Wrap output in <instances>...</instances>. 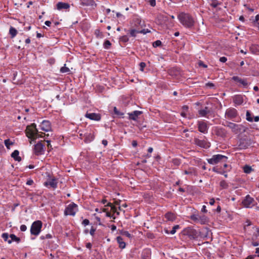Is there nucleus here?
I'll use <instances>...</instances> for the list:
<instances>
[{
  "label": "nucleus",
  "instance_id": "nucleus-1",
  "mask_svg": "<svg viewBox=\"0 0 259 259\" xmlns=\"http://www.w3.org/2000/svg\"><path fill=\"white\" fill-rule=\"evenodd\" d=\"M178 18L180 23L187 28H191L194 25L193 18L188 13L181 12L178 15Z\"/></svg>",
  "mask_w": 259,
  "mask_h": 259
},
{
  "label": "nucleus",
  "instance_id": "nucleus-2",
  "mask_svg": "<svg viewBox=\"0 0 259 259\" xmlns=\"http://www.w3.org/2000/svg\"><path fill=\"white\" fill-rule=\"evenodd\" d=\"M26 134L27 137L29 139H36L39 137H42V135H39L38 131L34 123H32L30 125H28L26 129Z\"/></svg>",
  "mask_w": 259,
  "mask_h": 259
},
{
  "label": "nucleus",
  "instance_id": "nucleus-3",
  "mask_svg": "<svg viewBox=\"0 0 259 259\" xmlns=\"http://www.w3.org/2000/svg\"><path fill=\"white\" fill-rule=\"evenodd\" d=\"M227 157L221 154L214 155L211 158L207 159V162L210 164H216L221 162H226Z\"/></svg>",
  "mask_w": 259,
  "mask_h": 259
},
{
  "label": "nucleus",
  "instance_id": "nucleus-4",
  "mask_svg": "<svg viewBox=\"0 0 259 259\" xmlns=\"http://www.w3.org/2000/svg\"><path fill=\"white\" fill-rule=\"evenodd\" d=\"M42 223L40 221H36L31 225L30 233L31 235L37 236L40 232Z\"/></svg>",
  "mask_w": 259,
  "mask_h": 259
},
{
  "label": "nucleus",
  "instance_id": "nucleus-5",
  "mask_svg": "<svg viewBox=\"0 0 259 259\" xmlns=\"http://www.w3.org/2000/svg\"><path fill=\"white\" fill-rule=\"evenodd\" d=\"M78 210V206L74 203L69 204L65 208L64 211V214L65 215H75L76 211Z\"/></svg>",
  "mask_w": 259,
  "mask_h": 259
},
{
  "label": "nucleus",
  "instance_id": "nucleus-6",
  "mask_svg": "<svg viewBox=\"0 0 259 259\" xmlns=\"http://www.w3.org/2000/svg\"><path fill=\"white\" fill-rule=\"evenodd\" d=\"M182 234L189 236L191 239H195L197 237L196 231L191 227L185 228L182 231Z\"/></svg>",
  "mask_w": 259,
  "mask_h": 259
},
{
  "label": "nucleus",
  "instance_id": "nucleus-7",
  "mask_svg": "<svg viewBox=\"0 0 259 259\" xmlns=\"http://www.w3.org/2000/svg\"><path fill=\"white\" fill-rule=\"evenodd\" d=\"M33 151L36 155L43 154L45 152V145L42 144L41 142H39L34 145Z\"/></svg>",
  "mask_w": 259,
  "mask_h": 259
},
{
  "label": "nucleus",
  "instance_id": "nucleus-8",
  "mask_svg": "<svg viewBox=\"0 0 259 259\" xmlns=\"http://www.w3.org/2000/svg\"><path fill=\"white\" fill-rule=\"evenodd\" d=\"M254 202V199L252 197H250L249 195H247L243 200L242 203L245 207L251 208L254 205V204H253Z\"/></svg>",
  "mask_w": 259,
  "mask_h": 259
},
{
  "label": "nucleus",
  "instance_id": "nucleus-9",
  "mask_svg": "<svg viewBox=\"0 0 259 259\" xmlns=\"http://www.w3.org/2000/svg\"><path fill=\"white\" fill-rule=\"evenodd\" d=\"M136 22L138 23L139 26L140 27H138V30L139 33H143L144 34H145L147 33H149L150 32V31L148 29H142L144 26H145L144 22H142L141 19L138 18H137V19L135 20Z\"/></svg>",
  "mask_w": 259,
  "mask_h": 259
},
{
  "label": "nucleus",
  "instance_id": "nucleus-10",
  "mask_svg": "<svg viewBox=\"0 0 259 259\" xmlns=\"http://www.w3.org/2000/svg\"><path fill=\"white\" fill-rule=\"evenodd\" d=\"M237 111L235 108H229L225 113L226 118L228 119H232L237 116Z\"/></svg>",
  "mask_w": 259,
  "mask_h": 259
},
{
  "label": "nucleus",
  "instance_id": "nucleus-11",
  "mask_svg": "<svg viewBox=\"0 0 259 259\" xmlns=\"http://www.w3.org/2000/svg\"><path fill=\"white\" fill-rule=\"evenodd\" d=\"M44 184L46 186L48 187V188H52L55 189L57 187V179L54 178H50L49 180H48V181H46Z\"/></svg>",
  "mask_w": 259,
  "mask_h": 259
},
{
  "label": "nucleus",
  "instance_id": "nucleus-12",
  "mask_svg": "<svg viewBox=\"0 0 259 259\" xmlns=\"http://www.w3.org/2000/svg\"><path fill=\"white\" fill-rule=\"evenodd\" d=\"M194 143L201 148H207L210 147V143L205 140H201L197 138L194 139Z\"/></svg>",
  "mask_w": 259,
  "mask_h": 259
},
{
  "label": "nucleus",
  "instance_id": "nucleus-13",
  "mask_svg": "<svg viewBox=\"0 0 259 259\" xmlns=\"http://www.w3.org/2000/svg\"><path fill=\"white\" fill-rule=\"evenodd\" d=\"M198 128L200 132L202 133H207L208 127L206 123L202 121L198 122Z\"/></svg>",
  "mask_w": 259,
  "mask_h": 259
},
{
  "label": "nucleus",
  "instance_id": "nucleus-14",
  "mask_svg": "<svg viewBox=\"0 0 259 259\" xmlns=\"http://www.w3.org/2000/svg\"><path fill=\"white\" fill-rule=\"evenodd\" d=\"M40 129L45 132L51 130V126L50 122L48 120H44L40 125Z\"/></svg>",
  "mask_w": 259,
  "mask_h": 259
},
{
  "label": "nucleus",
  "instance_id": "nucleus-15",
  "mask_svg": "<svg viewBox=\"0 0 259 259\" xmlns=\"http://www.w3.org/2000/svg\"><path fill=\"white\" fill-rule=\"evenodd\" d=\"M226 126L231 129L232 132L235 134H237L239 132V131L240 130L239 126L238 124H236L232 122H227Z\"/></svg>",
  "mask_w": 259,
  "mask_h": 259
},
{
  "label": "nucleus",
  "instance_id": "nucleus-16",
  "mask_svg": "<svg viewBox=\"0 0 259 259\" xmlns=\"http://www.w3.org/2000/svg\"><path fill=\"white\" fill-rule=\"evenodd\" d=\"M83 137L84 138V142L85 143L91 142L94 139V133L91 132H88L87 131L86 132H84Z\"/></svg>",
  "mask_w": 259,
  "mask_h": 259
},
{
  "label": "nucleus",
  "instance_id": "nucleus-17",
  "mask_svg": "<svg viewBox=\"0 0 259 259\" xmlns=\"http://www.w3.org/2000/svg\"><path fill=\"white\" fill-rule=\"evenodd\" d=\"M142 113V111H134L131 113H129L128 114L129 115V119L133 120H137L138 117L139 115H140Z\"/></svg>",
  "mask_w": 259,
  "mask_h": 259
},
{
  "label": "nucleus",
  "instance_id": "nucleus-18",
  "mask_svg": "<svg viewBox=\"0 0 259 259\" xmlns=\"http://www.w3.org/2000/svg\"><path fill=\"white\" fill-rule=\"evenodd\" d=\"M85 116L92 120L99 121L101 119V116L99 114L95 113H87Z\"/></svg>",
  "mask_w": 259,
  "mask_h": 259
},
{
  "label": "nucleus",
  "instance_id": "nucleus-19",
  "mask_svg": "<svg viewBox=\"0 0 259 259\" xmlns=\"http://www.w3.org/2000/svg\"><path fill=\"white\" fill-rule=\"evenodd\" d=\"M248 144L245 139H241L238 144V148L239 149H246L248 146Z\"/></svg>",
  "mask_w": 259,
  "mask_h": 259
},
{
  "label": "nucleus",
  "instance_id": "nucleus-20",
  "mask_svg": "<svg viewBox=\"0 0 259 259\" xmlns=\"http://www.w3.org/2000/svg\"><path fill=\"white\" fill-rule=\"evenodd\" d=\"M233 102L236 105H237L242 104L243 102V97L241 95H235L233 97Z\"/></svg>",
  "mask_w": 259,
  "mask_h": 259
},
{
  "label": "nucleus",
  "instance_id": "nucleus-21",
  "mask_svg": "<svg viewBox=\"0 0 259 259\" xmlns=\"http://www.w3.org/2000/svg\"><path fill=\"white\" fill-rule=\"evenodd\" d=\"M232 79L234 81H237L242 84V85L244 87H246L248 85V83L247 82L246 79H242L238 76H233L232 77Z\"/></svg>",
  "mask_w": 259,
  "mask_h": 259
},
{
  "label": "nucleus",
  "instance_id": "nucleus-22",
  "mask_svg": "<svg viewBox=\"0 0 259 259\" xmlns=\"http://www.w3.org/2000/svg\"><path fill=\"white\" fill-rule=\"evenodd\" d=\"M57 8L59 10H61L62 9H68L70 8V5L68 3H63V2H59L57 3Z\"/></svg>",
  "mask_w": 259,
  "mask_h": 259
},
{
  "label": "nucleus",
  "instance_id": "nucleus-23",
  "mask_svg": "<svg viewBox=\"0 0 259 259\" xmlns=\"http://www.w3.org/2000/svg\"><path fill=\"white\" fill-rule=\"evenodd\" d=\"M210 112L208 107H205L203 109H201L198 111V113L200 116H206Z\"/></svg>",
  "mask_w": 259,
  "mask_h": 259
},
{
  "label": "nucleus",
  "instance_id": "nucleus-24",
  "mask_svg": "<svg viewBox=\"0 0 259 259\" xmlns=\"http://www.w3.org/2000/svg\"><path fill=\"white\" fill-rule=\"evenodd\" d=\"M208 220L206 216L204 215H198V223L202 225L206 224L208 223Z\"/></svg>",
  "mask_w": 259,
  "mask_h": 259
},
{
  "label": "nucleus",
  "instance_id": "nucleus-25",
  "mask_svg": "<svg viewBox=\"0 0 259 259\" xmlns=\"http://www.w3.org/2000/svg\"><path fill=\"white\" fill-rule=\"evenodd\" d=\"M165 218L167 221L173 222L176 219L175 214L171 212H168L165 214Z\"/></svg>",
  "mask_w": 259,
  "mask_h": 259
},
{
  "label": "nucleus",
  "instance_id": "nucleus-26",
  "mask_svg": "<svg viewBox=\"0 0 259 259\" xmlns=\"http://www.w3.org/2000/svg\"><path fill=\"white\" fill-rule=\"evenodd\" d=\"M19 152L17 150H15L12 153L11 156L13 157L16 161H20L21 160V158L19 156Z\"/></svg>",
  "mask_w": 259,
  "mask_h": 259
},
{
  "label": "nucleus",
  "instance_id": "nucleus-27",
  "mask_svg": "<svg viewBox=\"0 0 259 259\" xmlns=\"http://www.w3.org/2000/svg\"><path fill=\"white\" fill-rule=\"evenodd\" d=\"M117 242L119 244V247L123 249L125 247V243L123 241V238L120 236H118L116 238Z\"/></svg>",
  "mask_w": 259,
  "mask_h": 259
},
{
  "label": "nucleus",
  "instance_id": "nucleus-28",
  "mask_svg": "<svg viewBox=\"0 0 259 259\" xmlns=\"http://www.w3.org/2000/svg\"><path fill=\"white\" fill-rule=\"evenodd\" d=\"M216 134L218 136L225 137L226 136L227 132L223 128H218L217 130Z\"/></svg>",
  "mask_w": 259,
  "mask_h": 259
},
{
  "label": "nucleus",
  "instance_id": "nucleus-29",
  "mask_svg": "<svg viewBox=\"0 0 259 259\" xmlns=\"http://www.w3.org/2000/svg\"><path fill=\"white\" fill-rule=\"evenodd\" d=\"M10 237L11 238V239L8 241V243L9 244L11 243L12 241H16L17 243H19L20 241V239L13 234H11L10 235Z\"/></svg>",
  "mask_w": 259,
  "mask_h": 259
},
{
  "label": "nucleus",
  "instance_id": "nucleus-30",
  "mask_svg": "<svg viewBox=\"0 0 259 259\" xmlns=\"http://www.w3.org/2000/svg\"><path fill=\"white\" fill-rule=\"evenodd\" d=\"M184 174L186 175H194L196 176L197 175L196 171L195 169L193 167L189 168L188 170H185L184 171Z\"/></svg>",
  "mask_w": 259,
  "mask_h": 259
},
{
  "label": "nucleus",
  "instance_id": "nucleus-31",
  "mask_svg": "<svg viewBox=\"0 0 259 259\" xmlns=\"http://www.w3.org/2000/svg\"><path fill=\"white\" fill-rule=\"evenodd\" d=\"M82 5L85 6H93L94 2L93 0H81Z\"/></svg>",
  "mask_w": 259,
  "mask_h": 259
},
{
  "label": "nucleus",
  "instance_id": "nucleus-32",
  "mask_svg": "<svg viewBox=\"0 0 259 259\" xmlns=\"http://www.w3.org/2000/svg\"><path fill=\"white\" fill-rule=\"evenodd\" d=\"M130 34L131 36L133 37H136L137 33H139L138 28H132L131 30H129Z\"/></svg>",
  "mask_w": 259,
  "mask_h": 259
},
{
  "label": "nucleus",
  "instance_id": "nucleus-33",
  "mask_svg": "<svg viewBox=\"0 0 259 259\" xmlns=\"http://www.w3.org/2000/svg\"><path fill=\"white\" fill-rule=\"evenodd\" d=\"M9 33L11 35V37H14L17 34V30L14 27H11L9 30Z\"/></svg>",
  "mask_w": 259,
  "mask_h": 259
},
{
  "label": "nucleus",
  "instance_id": "nucleus-34",
  "mask_svg": "<svg viewBox=\"0 0 259 259\" xmlns=\"http://www.w3.org/2000/svg\"><path fill=\"white\" fill-rule=\"evenodd\" d=\"M210 1L211 2L210 5L213 8H216L221 5V3H219L218 0H210Z\"/></svg>",
  "mask_w": 259,
  "mask_h": 259
},
{
  "label": "nucleus",
  "instance_id": "nucleus-35",
  "mask_svg": "<svg viewBox=\"0 0 259 259\" xmlns=\"http://www.w3.org/2000/svg\"><path fill=\"white\" fill-rule=\"evenodd\" d=\"M104 48L105 49H109L111 46V43L108 40H106L103 44Z\"/></svg>",
  "mask_w": 259,
  "mask_h": 259
},
{
  "label": "nucleus",
  "instance_id": "nucleus-36",
  "mask_svg": "<svg viewBox=\"0 0 259 259\" xmlns=\"http://www.w3.org/2000/svg\"><path fill=\"white\" fill-rule=\"evenodd\" d=\"M4 143L5 146L8 149H10V146L11 145H13L14 144V143L11 142L10 139H6L4 141Z\"/></svg>",
  "mask_w": 259,
  "mask_h": 259
},
{
  "label": "nucleus",
  "instance_id": "nucleus-37",
  "mask_svg": "<svg viewBox=\"0 0 259 259\" xmlns=\"http://www.w3.org/2000/svg\"><path fill=\"white\" fill-rule=\"evenodd\" d=\"M107 205L111 207V210L114 213H116L117 214H118V215L119 214V212L117 211L116 207L115 206H113L111 203H108Z\"/></svg>",
  "mask_w": 259,
  "mask_h": 259
},
{
  "label": "nucleus",
  "instance_id": "nucleus-38",
  "mask_svg": "<svg viewBox=\"0 0 259 259\" xmlns=\"http://www.w3.org/2000/svg\"><path fill=\"white\" fill-rule=\"evenodd\" d=\"M220 185L223 189H227L228 187V185L225 180L221 181Z\"/></svg>",
  "mask_w": 259,
  "mask_h": 259
},
{
  "label": "nucleus",
  "instance_id": "nucleus-39",
  "mask_svg": "<svg viewBox=\"0 0 259 259\" xmlns=\"http://www.w3.org/2000/svg\"><path fill=\"white\" fill-rule=\"evenodd\" d=\"M198 215L199 214H192L190 216V219L194 221L195 223H198Z\"/></svg>",
  "mask_w": 259,
  "mask_h": 259
},
{
  "label": "nucleus",
  "instance_id": "nucleus-40",
  "mask_svg": "<svg viewBox=\"0 0 259 259\" xmlns=\"http://www.w3.org/2000/svg\"><path fill=\"white\" fill-rule=\"evenodd\" d=\"M180 228V226L179 225H177L174 226L172 230L170 231V234H174L177 231V230L179 229Z\"/></svg>",
  "mask_w": 259,
  "mask_h": 259
},
{
  "label": "nucleus",
  "instance_id": "nucleus-41",
  "mask_svg": "<svg viewBox=\"0 0 259 259\" xmlns=\"http://www.w3.org/2000/svg\"><path fill=\"white\" fill-rule=\"evenodd\" d=\"M243 169H244V171L245 173L249 174L251 172L252 168L250 166H249L248 165H245L244 166Z\"/></svg>",
  "mask_w": 259,
  "mask_h": 259
},
{
  "label": "nucleus",
  "instance_id": "nucleus-42",
  "mask_svg": "<svg viewBox=\"0 0 259 259\" xmlns=\"http://www.w3.org/2000/svg\"><path fill=\"white\" fill-rule=\"evenodd\" d=\"M70 71L69 69L65 66V65L60 69V72L61 73H68Z\"/></svg>",
  "mask_w": 259,
  "mask_h": 259
},
{
  "label": "nucleus",
  "instance_id": "nucleus-43",
  "mask_svg": "<svg viewBox=\"0 0 259 259\" xmlns=\"http://www.w3.org/2000/svg\"><path fill=\"white\" fill-rule=\"evenodd\" d=\"M120 41L123 42H126L128 41L129 39L128 37L126 35H123L120 37L119 38Z\"/></svg>",
  "mask_w": 259,
  "mask_h": 259
},
{
  "label": "nucleus",
  "instance_id": "nucleus-44",
  "mask_svg": "<svg viewBox=\"0 0 259 259\" xmlns=\"http://www.w3.org/2000/svg\"><path fill=\"white\" fill-rule=\"evenodd\" d=\"M246 120L250 122H252L253 121V119L251 117V114L249 111H247L246 112Z\"/></svg>",
  "mask_w": 259,
  "mask_h": 259
},
{
  "label": "nucleus",
  "instance_id": "nucleus-45",
  "mask_svg": "<svg viewBox=\"0 0 259 259\" xmlns=\"http://www.w3.org/2000/svg\"><path fill=\"white\" fill-rule=\"evenodd\" d=\"M52 238V236L50 234H47L45 235H42L40 236V239L41 240L46 239H50Z\"/></svg>",
  "mask_w": 259,
  "mask_h": 259
},
{
  "label": "nucleus",
  "instance_id": "nucleus-46",
  "mask_svg": "<svg viewBox=\"0 0 259 259\" xmlns=\"http://www.w3.org/2000/svg\"><path fill=\"white\" fill-rule=\"evenodd\" d=\"M161 41L159 40H157L153 43V46L154 48L159 47L161 45Z\"/></svg>",
  "mask_w": 259,
  "mask_h": 259
},
{
  "label": "nucleus",
  "instance_id": "nucleus-47",
  "mask_svg": "<svg viewBox=\"0 0 259 259\" xmlns=\"http://www.w3.org/2000/svg\"><path fill=\"white\" fill-rule=\"evenodd\" d=\"M121 234L123 236L128 237V238H131L132 237V235L130 233H129V232L127 231H123L121 233Z\"/></svg>",
  "mask_w": 259,
  "mask_h": 259
},
{
  "label": "nucleus",
  "instance_id": "nucleus-48",
  "mask_svg": "<svg viewBox=\"0 0 259 259\" xmlns=\"http://www.w3.org/2000/svg\"><path fill=\"white\" fill-rule=\"evenodd\" d=\"M2 237L5 241H7L9 240L8 238L9 237V234L7 233H3L2 235Z\"/></svg>",
  "mask_w": 259,
  "mask_h": 259
},
{
  "label": "nucleus",
  "instance_id": "nucleus-49",
  "mask_svg": "<svg viewBox=\"0 0 259 259\" xmlns=\"http://www.w3.org/2000/svg\"><path fill=\"white\" fill-rule=\"evenodd\" d=\"M114 113L117 115H119L120 116H122L123 115V113H121L120 112H119L118 109H117L116 107H114Z\"/></svg>",
  "mask_w": 259,
  "mask_h": 259
},
{
  "label": "nucleus",
  "instance_id": "nucleus-50",
  "mask_svg": "<svg viewBox=\"0 0 259 259\" xmlns=\"http://www.w3.org/2000/svg\"><path fill=\"white\" fill-rule=\"evenodd\" d=\"M95 34L96 35L97 37H100V38H101L102 37V33L99 30H96L95 31Z\"/></svg>",
  "mask_w": 259,
  "mask_h": 259
},
{
  "label": "nucleus",
  "instance_id": "nucleus-51",
  "mask_svg": "<svg viewBox=\"0 0 259 259\" xmlns=\"http://www.w3.org/2000/svg\"><path fill=\"white\" fill-rule=\"evenodd\" d=\"M146 66V63L144 62H141L140 63V70L143 71L144 70V68Z\"/></svg>",
  "mask_w": 259,
  "mask_h": 259
},
{
  "label": "nucleus",
  "instance_id": "nucleus-52",
  "mask_svg": "<svg viewBox=\"0 0 259 259\" xmlns=\"http://www.w3.org/2000/svg\"><path fill=\"white\" fill-rule=\"evenodd\" d=\"M89 224H90V221H89V220H88V219H84V220L82 221V224L83 225H84V226H87V225H89Z\"/></svg>",
  "mask_w": 259,
  "mask_h": 259
},
{
  "label": "nucleus",
  "instance_id": "nucleus-53",
  "mask_svg": "<svg viewBox=\"0 0 259 259\" xmlns=\"http://www.w3.org/2000/svg\"><path fill=\"white\" fill-rule=\"evenodd\" d=\"M148 2L149 3L150 5L152 7H154L156 5L155 0H149Z\"/></svg>",
  "mask_w": 259,
  "mask_h": 259
},
{
  "label": "nucleus",
  "instance_id": "nucleus-54",
  "mask_svg": "<svg viewBox=\"0 0 259 259\" xmlns=\"http://www.w3.org/2000/svg\"><path fill=\"white\" fill-rule=\"evenodd\" d=\"M95 231H96V229H95L94 227H92L90 230V233L92 236H94Z\"/></svg>",
  "mask_w": 259,
  "mask_h": 259
},
{
  "label": "nucleus",
  "instance_id": "nucleus-55",
  "mask_svg": "<svg viewBox=\"0 0 259 259\" xmlns=\"http://www.w3.org/2000/svg\"><path fill=\"white\" fill-rule=\"evenodd\" d=\"M198 65H199V66H202V67H203L204 68H207V66L206 65L204 64L203 63V62L202 61H200L198 62Z\"/></svg>",
  "mask_w": 259,
  "mask_h": 259
},
{
  "label": "nucleus",
  "instance_id": "nucleus-56",
  "mask_svg": "<svg viewBox=\"0 0 259 259\" xmlns=\"http://www.w3.org/2000/svg\"><path fill=\"white\" fill-rule=\"evenodd\" d=\"M227 61V59L225 57H222L220 58V61L223 63H225Z\"/></svg>",
  "mask_w": 259,
  "mask_h": 259
},
{
  "label": "nucleus",
  "instance_id": "nucleus-57",
  "mask_svg": "<svg viewBox=\"0 0 259 259\" xmlns=\"http://www.w3.org/2000/svg\"><path fill=\"white\" fill-rule=\"evenodd\" d=\"M27 229V227L25 225H22L20 226V230L21 231H25Z\"/></svg>",
  "mask_w": 259,
  "mask_h": 259
},
{
  "label": "nucleus",
  "instance_id": "nucleus-58",
  "mask_svg": "<svg viewBox=\"0 0 259 259\" xmlns=\"http://www.w3.org/2000/svg\"><path fill=\"white\" fill-rule=\"evenodd\" d=\"M206 86L208 87L209 88H213L214 87V85L212 82H208V83H206Z\"/></svg>",
  "mask_w": 259,
  "mask_h": 259
},
{
  "label": "nucleus",
  "instance_id": "nucleus-59",
  "mask_svg": "<svg viewBox=\"0 0 259 259\" xmlns=\"http://www.w3.org/2000/svg\"><path fill=\"white\" fill-rule=\"evenodd\" d=\"M137 18H135L134 19V22H135V24H134V26H133V28H137L138 27H140L139 26V24L138 23H137V22H136L135 21V20Z\"/></svg>",
  "mask_w": 259,
  "mask_h": 259
},
{
  "label": "nucleus",
  "instance_id": "nucleus-60",
  "mask_svg": "<svg viewBox=\"0 0 259 259\" xmlns=\"http://www.w3.org/2000/svg\"><path fill=\"white\" fill-rule=\"evenodd\" d=\"M33 183V181L32 180H29L26 182V184L28 185H31Z\"/></svg>",
  "mask_w": 259,
  "mask_h": 259
},
{
  "label": "nucleus",
  "instance_id": "nucleus-61",
  "mask_svg": "<svg viewBox=\"0 0 259 259\" xmlns=\"http://www.w3.org/2000/svg\"><path fill=\"white\" fill-rule=\"evenodd\" d=\"M201 211L204 213H206L207 212V210L206 209V206L205 205H203L202 206V208L201 209Z\"/></svg>",
  "mask_w": 259,
  "mask_h": 259
},
{
  "label": "nucleus",
  "instance_id": "nucleus-62",
  "mask_svg": "<svg viewBox=\"0 0 259 259\" xmlns=\"http://www.w3.org/2000/svg\"><path fill=\"white\" fill-rule=\"evenodd\" d=\"M92 246V245L91 243L89 242L86 244V247L87 248L89 249H91Z\"/></svg>",
  "mask_w": 259,
  "mask_h": 259
},
{
  "label": "nucleus",
  "instance_id": "nucleus-63",
  "mask_svg": "<svg viewBox=\"0 0 259 259\" xmlns=\"http://www.w3.org/2000/svg\"><path fill=\"white\" fill-rule=\"evenodd\" d=\"M215 202V200L214 199H211L209 201V204L211 205H213Z\"/></svg>",
  "mask_w": 259,
  "mask_h": 259
},
{
  "label": "nucleus",
  "instance_id": "nucleus-64",
  "mask_svg": "<svg viewBox=\"0 0 259 259\" xmlns=\"http://www.w3.org/2000/svg\"><path fill=\"white\" fill-rule=\"evenodd\" d=\"M51 23V22L50 21H46L45 23V24L48 26H50Z\"/></svg>",
  "mask_w": 259,
  "mask_h": 259
}]
</instances>
